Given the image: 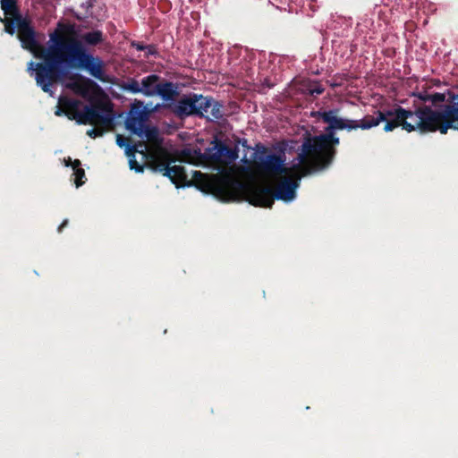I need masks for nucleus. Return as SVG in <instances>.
Segmentation results:
<instances>
[{
    "label": "nucleus",
    "instance_id": "1",
    "mask_svg": "<svg viewBox=\"0 0 458 458\" xmlns=\"http://www.w3.org/2000/svg\"><path fill=\"white\" fill-rule=\"evenodd\" d=\"M44 62L28 64V71L35 72L37 85L53 95L52 87L68 78L70 71H84L99 81L106 82V63L89 51L76 38L75 24L58 22L49 34Z\"/></svg>",
    "mask_w": 458,
    "mask_h": 458
},
{
    "label": "nucleus",
    "instance_id": "2",
    "mask_svg": "<svg viewBox=\"0 0 458 458\" xmlns=\"http://www.w3.org/2000/svg\"><path fill=\"white\" fill-rule=\"evenodd\" d=\"M339 112L338 108H334L313 113V116L320 119L327 126L324 133L308 137L301 145V152L298 153V167L304 168L306 174L312 169L325 170L332 164L336 154L335 147L340 143L339 138L335 136V131H352L359 128L369 130L377 126L385 119L384 115L380 114L366 115L361 120H352L340 117Z\"/></svg>",
    "mask_w": 458,
    "mask_h": 458
},
{
    "label": "nucleus",
    "instance_id": "3",
    "mask_svg": "<svg viewBox=\"0 0 458 458\" xmlns=\"http://www.w3.org/2000/svg\"><path fill=\"white\" fill-rule=\"evenodd\" d=\"M297 160L298 163L290 167V174H292L293 178L284 177L278 182L274 190L269 186L248 188L246 193L249 203L255 207L272 208L276 199L284 201L293 200L296 196V189L299 187L301 177L320 171L312 169L306 174L304 168L298 167L300 160L298 158Z\"/></svg>",
    "mask_w": 458,
    "mask_h": 458
},
{
    "label": "nucleus",
    "instance_id": "4",
    "mask_svg": "<svg viewBox=\"0 0 458 458\" xmlns=\"http://www.w3.org/2000/svg\"><path fill=\"white\" fill-rule=\"evenodd\" d=\"M169 108L181 119L190 116L207 117L208 109L214 120H220L224 116L223 105L220 102L212 97L197 93L183 95L176 102L169 105Z\"/></svg>",
    "mask_w": 458,
    "mask_h": 458
},
{
    "label": "nucleus",
    "instance_id": "5",
    "mask_svg": "<svg viewBox=\"0 0 458 458\" xmlns=\"http://www.w3.org/2000/svg\"><path fill=\"white\" fill-rule=\"evenodd\" d=\"M431 108L429 106H421L416 107L414 110L405 109L401 106H396L392 109L377 110L376 116L383 114L385 119L382 122H386L384 125V131L390 132L394 131L396 128L401 127L402 130L411 133L418 131L420 134H426L429 132L439 131V130L424 131L420 127L422 123V116L420 113L425 108Z\"/></svg>",
    "mask_w": 458,
    "mask_h": 458
},
{
    "label": "nucleus",
    "instance_id": "6",
    "mask_svg": "<svg viewBox=\"0 0 458 458\" xmlns=\"http://www.w3.org/2000/svg\"><path fill=\"white\" fill-rule=\"evenodd\" d=\"M451 99L453 104L442 110L425 107L420 113L423 115L420 127L424 131L439 130L441 134H446L449 129L458 130V94L452 95Z\"/></svg>",
    "mask_w": 458,
    "mask_h": 458
},
{
    "label": "nucleus",
    "instance_id": "7",
    "mask_svg": "<svg viewBox=\"0 0 458 458\" xmlns=\"http://www.w3.org/2000/svg\"><path fill=\"white\" fill-rule=\"evenodd\" d=\"M193 179L202 191L213 194L222 201L235 199L236 190L242 186V183L233 182L227 177L208 175L199 171L194 172Z\"/></svg>",
    "mask_w": 458,
    "mask_h": 458
},
{
    "label": "nucleus",
    "instance_id": "8",
    "mask_svg": "<svg viewBox=\"0 0 458 458\" xmlns=\"http://www.w3.org/2000/svg\"><path fill=\"white\" fill-rule=\"evenodd\" d=\"M194 154L199 162L209 165H229L239 157L238 147L230 148L217 137H214L204 152L199 148L194 150Z\"/></svg>",
    "mask_w": 458,
    "mask_h": 458
},
{
    "label": "nucleus",
    "instance_id": "9",
    "mask_svg": "<svg viewBox=\"0 0 458 458\" xmlns=\"http://www.w3.org/2000/svg\"><path fill=\"white\" fill-rule=\"evenodd\" d=\"M284 162L285 158L282 155L268 153L265 147L254 156L255 166L267 174H289L290 167H286Z\"/></svg>",
    "mask_w": 458,
    "mask_h": 458
},
{
    "label": "nucleus",
    "instance_id": "10",
    "mask_svg": "<svg viewBox=\"0 0 458 458\" xmlns=\"http://www.w3.org/2000/svg\"><path fill=\"white\" fill-rule=\"evenodd\" d=\"M15 30H18V38L21 43V47L24 49L31 52L35 57L41 59L42 62L45 60V53L43 49L47 48V46H43L36 39V32L33 27L30 25V21L27 18L20 20L14 23Z\"/></svg>",
    "mask_w": 458,
    "mask_h": 458
},
{
    "label": "nucleus",
    "instance_id": "11",
    "mask_svg": "<svg viewBox=\"0 0 458 458\" xmlns=\"http://www.w3.org/2000/svg\"><path fill=\"white\" fill-rule=\"evenodd\" d=\"M106 106L102 103H98L93 106H85L83 110L81 111L78 123L79 124H91L94 126L100 125L104 128L110 127L113 123V116L111 114H104L101 111H105Z\"/></svg>",
    "mask_w": 458,
    "mask_h": 458
},
{
    "label": "nucleus",
    "instance_id": "12",
    "mask_svg": "<svg viewBox=\"0 0 458 458\" xmlns=\"http://www.w3.org/2000/svg\"><path fill=\"white\" fill-rule=\"evenodd\" d=\"M72 80L66 87L83 98H89L92 95L102 93L100 86L93 80L81 74L68 76Z\"/></svg>",
    "mask_w": 458,
    "mask_h": 458
},
{
    "label": "nucleus",
    "instance_id": "13",
    "mask_svg": "<svg viewBox=\"0 0 458 458\" xmlns=\"http://www.w3.org/2000/svg\"><path fill=\"white\" fill-rule=\"evenodd\" d=\"M0 4L4 14V18H0V21L4 25V31L13 35L15 33L14 23L24 17L21 14L16 0H0Z\"/></svg>",
    "mask_w": 458,
    "mask_h": 458
},
{
    "label": "nucleus",
    "instance_id": "14",
    "mask_svg": "<svg viewBox=\"0 0 458 458\" xmlns=\"http://www.w3.org/2000/svg\"><path fill=\"white\" fill-rule=\"evenodd\" d=\"M81 102L78 99L66 96H60L58 106L55 111L56 116L65 115L69 120H75L78 123L81 111L79 110Z\"/></svg>",
    "mask_w": 458,
    "mask_h": 458
},
{
    "label": "nucleus",
    "instance_id": "15",
    "mask_svg": "<svg viewBox=\"0 0 458 458\" xmlns=\"http://www.w3.org/2000/svg\"><path fill=\"white\" fill-rule=\"evenodd\" d=\"M141 105L142 103H140V106H133L125 121L126 129L134 135H140L145 125L146 114L140 109Z\"/></svg>",
    "mask_w": 458,
    "mask_h": 458
},
{
    "label": "nucleus",
    "instance_id": "16",
    "mask_svg": "<svg viewBox=\"0 0 458 458\" xmlns=\"http://www.w3.org/2000/svg\"><path fill=\"white\" fill-rule=\"evenodd\" d=\"M116 143L121 148H125V154L129 157L130 168L136 172H143V166L135 159V153L140 151L137 145H131V140L121 134L116 135Z\"/></svg>",
    "mask_w": 458,
    "mask_h": 458
},
{
    "label": "nucleus",
    "instance_id": "17",
    "mask_svg": "<svg viewBox=\"0 0 458 458\" xmlns=\"http://www.w3.org/2000/svg\"><path fill=\"white\" fill-rule=\"evenodd\" d=\"M157 91V96H159L164 101H174L179 96L178 85L172 81L161 82Z\"/></svg>",
    "mask_w": 458,
    "mask_h": 458
},
{
    "label": "nucleus",
    "instance_id": "18",
    "mask_svg": "<svg viewBox=\"0 0 458 458\" xmlns=\"http://www.w3.org/2000/svg\"><path fill=\"white\" fill-rule=\"evenodd\" d=\"M161 78L157 74H150L141 80V94L146 97L157 96Z\"/></svg>",
    "mask_w": 458,
    "mask_h": 458
},
{
    "label": "nucleus",
    "instance_id": "19",
    "mask_svg": "<svg viewBox=\"0 0 458 458\" xmlns=\"http://www.w3.org/2000/svg\"><path fill=\"white\" fill-rule=\"evenodd\" d=\"M165 176L168 177L174 184H183L188 180V175L182 165H169L166 170Z\"/></svg>",
    "mask_w": 458,
    "mask_h": 458
},
{
    "label": "nucleus",
    "instance_id": "20",
    "mask_svg": "<svg viewBox=\"0 0 458 458\" xmlns=\"http://www.w3.org/2000/svg\"><path fill=\"white\" fill-rule=\"evenodd\" d=\"M170 162L165 156L163 155H151L148 160V166L154 171L161 173L165 176L166 170H168Z\"/></svg>",
    "mask_w": 458,
    "mask_h": 458
},
{
    "label": "nucleus",
    "instance_id": "21",
    "mask_svg": "<svg viewBox=\"0 0 458 458\" xmlns=\"http://www.w3.org/2000/svg\"><path fill=\"white\" fill-rule=\"evenodd\" d=\"M87 47H97L105 41V36L102 30H95L83 33L81 39Z\"/></svg>",
    "mask_w": 458,
    "mask_h": 458
},
{
    "label": "nucleus",
    "instance_id": "22",
    "mask_svg": "<svg viewBox=\"0 0 458 458\" xmlns=\"http://www.w3.org/2000/svg\"><path fill=\"white\" fill-rule=\"evenodd\" d=\"M138 136L141 139L145 138L148 141L157 142L158 140V131L156 127H150L145 124L141 133Z\"/></svg>",
    "mask_w": 458,
    "mask_h": 458
},
{
    "label": "nucleus",
    "instance_id": "23",
    "mask_svg": "<svg viewBox=\"0 0 458 458\" xmlns=\"http://www.w3.org/2000/svg\"><path fill=\"white\" fill-rule=\"evenodd\" d=\"M123 89L133 94L141 93V81L140 82L135 79H130L123 84Z\"/></svg>",
    "mask_w": 458,
    "mask_h": 458
},
{
    "label": "nucleus",
    "instance_id": "24",
    "mask_svg": "<svg viewBox=\"0 0 458 458\" xmlns=\"http://www.w3.org/2000/svg\"><path fill=\"white\" fill-rule=\"evenodd\" d=\"M325 91L324 87L318 83H310L307 88L304 89V92L310 96H318L321 95Z\"/></svg>",
    "mask_w": 458,
    "mask_h": 458
},
{
    "label": "nucleus",
    "instance_id": "25",
    "mask_svg": "<svg viewBox=\"0 0 458 458\" xmlns=\"http://www.w3.org/2000/svg\"><path fill=\"white\" fill-rule=\"evenodd\" d=\"M73 175L75 176L74 183L77 188L81 187L85 183V181L83 179L86 177V175L83 168L73 170Z\"/></svg>",
    "mask_w": 458,
    "mask_h": 458
},
{
    "label": "nucleus",
    "instance_id": "26",
    "mask_svg": "<svg viewBox=\"0 0 458 458\" xmlns=\"http://www.w3.org/2000/svg\"><path fill=\"white\" fill-rule=\"evenodd\" d=\"M444 101H445V95L444 93H431L428 102H431L433 106H437Z\"/></svg>",
    "mask_w": 458,
    "mask_h": 458
},
{
    "label": "nucleus",
    "instance_id": "27",
    "mask_svg": "<svg viewBox=\"0 0 458 458\" xmlns=\"http://www.w3.org/2000/svg\"><path fill=\"white\" fill-rule=\"evenodd\" d=\"M430 95H431V93H429L427 89H424L423 90L412 93V96L418 98L420 101H422L424 103L429 101Z\"/></svg>",
    "mask_w": 458,
    "mask_h": 458
},
{
    "label": "nucleus",
    "instance_id": "28",
    "mask_svg": "<svg viewBox=\"0 0 458 458\" xmlns=\"http://www.w3.org/2000/svg\"><path fill=\"white\" fill-rule=\"evenodd\" d=\"M104 133L103 128H92L88 130L87 135L92 139H96L98 137H101Z\"/></svg>",
    "mask_w": 458,
    "mask_h": 458
},
{
    "label": "nucleus",
    "instance_id": "29",
    "mask_svg": "<svg viewBox=\"0 0 458 458\" xmlns=\"http://www.w3.org/2000/svg\"><path fill=\"white\" fill-rule=\"evenodd\" d=\"M145 50H147L146 57L157 54V47L154 45H146Z\"/></svg>",
    "mask_w": 458,
    "mask_h": 458
},
{
    "label": "nucleus",
    "instance_id": "30",
    "mask_svg": "<svg viewBox=\"0 0 458 458\" xmlns=\"http://www.w3.org/2000/svg\"><path fill=\"white\" fill-rule=\"evenodd\" d=\"M131 46L138 51H143V50H145V47H146V45H144L140 42H132Z\"/></svg>",
    "mask_w": 458,
    "mask_h": 458
},
{
    "label": "nucleus",
    "instance_id": "31",
    "mask_svg": "<svg viewBox=\"0 0 458 458\" xmlns=\"http://www.w3.org/2000/svg\"><path fill=\"white\" fill-rule=\"evenodd\" d=\"M134 145L138 146V148L140 151L139 153L144 154L145 149L147 148V146L144 142L140 141L139 143H135Z\"/></svg>",
    "mask_w": 458,
    "mask_h": 458
},
{
    "label": "nucleus",
    "instance_id": "32",
    "mask_svg": "<svg viewBox=\"0 0 458 458\" xmlns=\"http://www.w3.org/2000/svg\"><path fill=\"white\" fill-rule=\"evenodd\" d=\"M81 163L79 159H75V160H72V167L73 170L75 169H81Z\"/></svg>",
    "mask_w": 458,
    "mask_h": 458
},
{
    "label": "nucleus",
    "instance_id": "33",
    "mask_svg": "<svg viewBox=\"0 0 458 458\" xmlns=\"http://www.w3.org/2000/svg\"><path fill=\"white\" fill-rule=\"evenodd\" d=\"M69 224L68 219H64L62 224L58 226L57 231L58 233H62L63 229L66 227Z\"/></svg>",
    "mask_w": 458,
    "mask_h": 458
},
{
    "label": "nucleus",
    "instance_id": "34",
    "mask_svg": "<svg viewBox=\"0 0 458 458\" xmlns=\"http://www.w3.org/2000/svg\"><path fill=\"white\" fill-rule=\"evenodd\" d=\"M236 142H237L238 144H242V147H244V148H248V141H247V140H245V139H240V138H238V139L236 140Z\"/></svg>",
    "mask_w": 458,
    "mask_h": 458
},
{
    "label": "nucleus",
    "instance_id": "35",
    "mask_svg": "<svg viewBox=\"0 0 458 458\" xmlns=\"http://www.w3.org/2000/svg\"><path fill=\"white\" fill-rule=\"evenodd\" d=\"M64 162L65 166H72V160L70 157H68L67 158H64Z\"/></svg>",
    "mask_w": 458,
    "mask_h": 458
},
{
    "label": "nucleus",
    "instance_id": "36",
    "mask_svg": "<svg viewBox=\"0 0 458 458\" xmlns=\"http://www.w3.org/2000/svg\"><path fill=\"white\" fill-rule=\"evenodd\" d=\"M94 6V4H91V0H89L87 1L86 3V7L89 9V8H92Z\"/></svg>",
    "mask_w": 458,
    "mask_h": 458
},
{
    "label": "nucleus",
    "instance_id": "37",
    "mask_svg": "<svg viewBox=\"0 0 458 458\" xmlns=\"http://www.w3.org/2000/svg\"><path fill=\"white\" fill-rule=\"evenodd\" d=\"M97 0H91V4H94V3L96 2Z\"/></svg>",
    "mask_w": 458,
    "mask_h": 458
}]
</instances>
